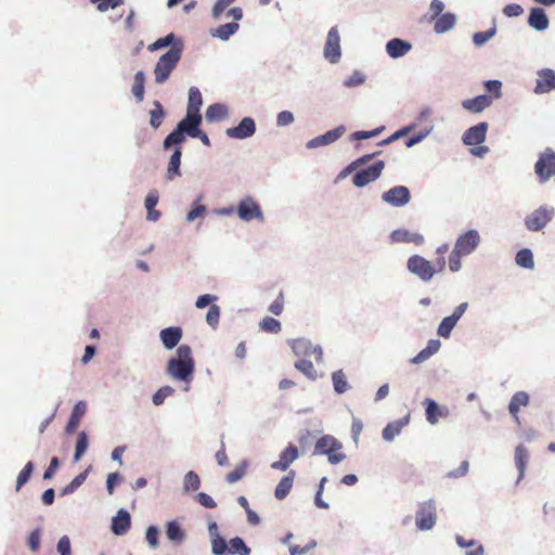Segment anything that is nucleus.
<instances>
[{
  "label": "nucleus",
  "instance_id": "obj_29",
  "mask_svg": "<svg viewBox=\"0 0 555 555\" xmlns=\"http://www.w3.org/2000/svg\"><path fill=\"white\" fill-rule=\"evenodd\" d=\"M181 155H182L181 149L177 147L168 163L167 173H166V178L168 180H173L176 177H179L181 175V172H180Z\"/></svg>",
  "mask_w": 555,
  "mask_h": 555
},
{
  "label": "nucleus",
  "instance_id": "obj_3",
  "mask_svg": "<svg viewBox=\"0 0 555 555\" xmlns=\"http://www.w3.org/2000/svg\"><path fill=\"white\" fill-rule=\"evenodd\" d=\"M182 51L183 42L178 41L159 57L154 68L156 83H164L169 78L182 56Z\"/></svg>",
  "mask_w": 555,
  "mask_h": 555
},
{
  "label": "nucleus",
  "instance_id": "obj_44",
  "mask_svg": "<svg viewBox=\"0 0 555 555\" xmlns=\"http://www.w3.org/2000/svg\"><path fill=\"white\" fill-rule=\"evenodd\" d=\"M334 389L337 393H344L348 389V383L343 371H336L332 375Z\"/></svg>",
  "mask_w": 555,
  "mask_h": 555
},
{
  "label": "nucleus",
  "instance_id": "obj_56",
  "mask_svg": "<svg viewBox=\"0 0 555 555\" xmlns=\"http://www.w3.org/2000/svg\"><path fill=\"white\" fill-rule=\"evenodd\" d=\"M495 34V29L492 28L487 31L475 33L473 36V42L475 46L480 47L485 44L490 38H492Z\"/></svg>",
  "mask_w": 555,
  "mask_h": 555
},
{
  "label": "nucleus",
  "instance_id": "obj_22",
  "mask_svg": "<svg viewBox=\"0 0 555 555\" xmlns=\"http://www.w3.org/2000/svg\"><path fill=\"white\" fill-rule=\"evenodd\" d=\"M491 103H492V98L489 95L482 94V95H478L476 98L463 101L462 106L468 112L480 113L486 107L490 106Z\"/></svg>",
  "mask_w": 555,
  "mask_h": 555
},
{
  "label": "nucleus",
  "instance_id": "obj_13",
  "mask_svg": "<svg viewBox=\"0 0 555 555\" xmlns=\"http://www.w3.org/2000/svg\"><path fill=\"white\" fill-rule=\"evenodd\" d=\"M256 131V125L251 117H244L238 126L228 128L225 133L229 138L246 139L251 137Z\"/></svg>",
  "mask_w": 555,
  "mask_h": 555
},
{
  "label": "nucleus",
  "instance_id": "obj_21",
  "mask_svg": "<svg viewBox=\"0 0 555 555\" xmlns=\"http://www.w3.org/2000/svg\"><path fill=\"white\" fill-rule=\"evenodd\" d=\"M410 422V413L404 415L402 418L396 420L387 424V426L383 429V438L386 441H391L398 436L402 428L406 426Z\"/></svg>",
  "mask_w": 555,
  "mask_h": 555
},
{
  "label": "nucleus",
  "instance_id": "obj_49",
  "mask_svg": "<svg viewBox=\"0 0 555 555\" xmlns=\"http://www.w3.org/2000/svg\"><path fill=\"white\" fill-rule=\"evenodd\" d=\"M455 325L456 322L453 320V318L446 317L438 327V334L441 337L448 338Z\"/></svg>",
  "mask_w": 555,
  "mask_h": 555
},
{
  "label": "nucleus",
  "instance_id": "obj_6",
  "mask_svg": "<svg viewBox=\"0 0 555 555\" xmlns=\"http://www.w3.org/2000/svg\"><path fill=\"white\" fill-rule=\"evenodd\" d=\"M415 524L418 530L426 531L436 525V504L434 500L423 502L416 511Z\"/></svg>",
  "mask_w": 555,
  "mask_h": 555
},
{
  "label": "nucleus",
  "instance_id": "obj_18",
  "mask_svg": "<svg viewBox=\"0 0 555 555\" xmlns=\"http://www.w3.org/2000/svg\"><path fill=\"white\" fill-rule=\"evenodd\" d=\"M86 412H87V404H86L85 401H78L74 405L72 414H70V417H69L68 423H67V425L65 427V433L67 435H70V434L75 433V430L79 426L80 421L83 417V415L86 414Z\"/></svg>",
  "mask_w": 555,
  "mask_h": 555
},
{
  "label": "nucleus",
  "instance_id": "obj_52",
  "mask_svg": "<svg viewBox=\"0 0 555 555\" xmlns=\"http://www.w3.org/2000/svg\"><path fill=\"white\" fill-rule=\"evenodd\" d=\"M175 389L170 386L159 388L153 396V403L160 405L165 399L173 393Z\"/></svg>",
  "mask_w": 555,
  "mask_h": 555
},
{
  "label": "nucleus",
  "instance_id": "obj_53",
  "mask_svg": "<svg viewBox=\"0 0 555 555\" xmlns=\"http://www.w3.org/2000/svg\"><path fill=\"white\" fill-rule=\"evenodd\" d=\"M96 4V9L101 12H105L108 9H115L124 3V0H90Z\"/></svg>",
  "mask_w": 555,
  "mask_h": 555
},
{
  "label": "nucleus",
  "instance_id": "obj_10",
  "mask_svg": "<svg viewBox=\"0 0 555 555\" xmlns=\"http://www.w3.org/2000/svg\"><path fill=\"white\" fill-rule=\"evenodd\" d=\"M340 37L336 27H332L327 34L324 47V57L331 63H337L340 59Z\"/></svg>",
  "mask_w": 555,
  "mask_h": 555
},
{
  "label": "nucleus",
  "instance_id": "obj_50",
  "mask_svg": "<svg viewBox=\"0 0 555 555\" xmlns=\"http://www.w3.org/2000/svg\"><path fill=\"white\" fill-rule=\"evenodd\" d=\"M380 154V151L378 152H375V153H372V154H366L362 157H359L358 159H356L354 162H352L343 172H341V176H345L346 173L357 169L358 167L366 164L369 160H371L373 157H375L376 155Z\"/></svg>",
  "mask_w": 555,
  "mask_h": 555
},
{
  "label": "nucleus",
  "instance_id": "obj_57",
  "mask_svg": "<svg viewBox=\"0 0 555 555\" xmlns=\"http://www.w3.org/2000/svg\"><path fill=\"white\" fill-rule=\"evenodd\" d=\"M206 212V206L202 204H193V207L186 215V221L192 222L195 219L203 217Z\"/></svg>",
  "mask_w": 555,
  "mask_h": 555
},
{
  "label": "nucleus",
  "instance_id": "obj_45",
  "mask_svg": "<svg viewBox=\"0 0 555 555\" xmlns=\"http://www.w3.org/2000/svg\"><path fill=\"white\" fill-rule=\"evenodd\" d=\"M179 40H176L175 35L171 33L163 38L157 39L155 42L151 43L147 49L150 51H156V50L166 48L168 46L172 47Z\"/></svg>",
  "mask_w": 555,
  "mask_h": 555
},
{
  "label": "nucleus",
  "instance_id": "obj_34",
  "mask_svg": "<svg viewBox=\"0 0 555 555\" xmlns=\"http://www.w3.org/2000/svg\"><path fill=\"white\" fill-rule=\"evenodd\" d=\"M145 75L142 70H139L134 75V80L132 85V94L138 102H142L144 99V92H145Z\"/></svg>",
  "mask_w": 555,
  "mask_h": 555
},
{
  "label": "nucleus",
  "instance_id": "obj_46",
  "mask_svg": "<svg viewBox=\"0 0 555 555\" xmlns=\"http://www.w3.org/2000/svg\"><path fill=\"white\" fill-rule=\"evenodd\" d=\"M528 461H529V453H516L515 465L518 469V477L516 480V485H518L520 482V480L524 478L525 469H526Z\"/></svg>",
  "mask_w": 555,
  "mask_h": 555
},
{
  "label": "nucleus",
  "instance_id": "obj_40",
  "mask_svg": "<svg viewBox=\"0 0 555 555\" xmlns=\"http://www.w3.org/2000/svg\"><path fill=\"white\" fill-rule=\"evenodd\" d=\"M227 553L231 555H249V548L241 538L236 537L230 540Z\"/></svg>",
  "mask_w": 555,
  "mask_h": 555
},
{
  "label": "nucleus",
  "instance_id": "obj_9",
  "mask_svg": "<svg viewBox=\"0 0 555 555\" xmlns=\"http://www.w3.org/2000/svg\"><path fill=\"white\" fill-rule=\"evenodd\" d=\"M382 199L395 207H402L411 199L410 191L406 186L398 185L382 194Z\"/></svg>",
  "mask_w": 555,
  "mask_h": 555
},
{
  "label": "nucleus",
  "instance_id": "obj_51",
  "mask_svg": "<svg viewBox=\"0 0 555 555\" xmlns=\"http://www.w3.org/2000/svg\"><path fill=\"white\" fill-rule=\"evenodd\" d=\"M33 463L28 462L24 468L20 472L16 480V490L18 491L22 486H24L28 479L30 478L31 472H33Z\"/></svg>",
  "mask_w": 555,
  "mask_h": 555
},
{
  "label": "nucleus",
  "instance_id": "obj_42",
  "mask_svg": "<svg viewBox=\"0 0 555 555\" xmlns=\"http://www.w3.org/2000/svg\"><path fill=\"white\" fill-rule=\"evenodd\" d=\"M259 327L263 332L273 334H278L282 330L280 321L271 317L263 318L259 323Z\"/></svg>",
  "mask_w": 555,
  "mask_h": 555
},
{
  "label": "nucleus",
  "instance_id": "obj_32",
  "mask_svg": "<svg viewBox=\"0 0 555 555\" xmlns=\"http://www.w3.org/2000/svg\"><path fill=\"white\" fill-rule=\"evenodd\" d=\"M344 132H345V128L343 126L332 129V130L327 131L326 133L314 138V146L326 145V144L333 143L336 140H338L344 134Z\"/></svg>",
  "mask_w": 555,
  "mask_h": 555
},
{
  "label": "nucleus",
  "instance_id": "obj_47",
  "mask_svg": "<svg viewBox=\"0 0 555 555\" xmlns=\"http://www.w3.org/2000/svg\"><path fill=\"white\" fill-rule=\"evenodd\" d=\"M166 534L169 540L181 542L183 539V532L177 521H170L166 528Z\"/></svg>",
  "mask_w": 555,
  "mask_h": 555
},
{
  "label": "nucleus",
  "instance_id": "obj_2",
  "mask_svg": "<svg viewBox=\"0 0 555 555\" xmlns=\"http://www.w3.org/2000/svg\"><path fill=\"white\" fill-rule=\"evenodd\" d=\"M177 356L168 361L167 373L175 379L188 382L194 372L191 348L186 345L179 346Z\"/></svg>",
  "mask_w": 555,
  "mask_h": 555
},
{
  "label": "nucleus",
  "instance_id": "obj_39",
  "mask_svg": "<svg viewBox=\"0 0 555 555\" xmlns=\"http://www.w3.org/2000/svg\"><path fill=\"white\" fill-rule=\"evenodd\" d=\"M248 465L247 460L241 461L236 467L225 476L227 482L234 483L241 480L245 476Z\"/></svg>",
  "mask_w": 555,
  "mask_h": 555
},
{
  "label": "nucleus",
  "instance_id": "obj_27",
  "mask_svg": "<svg viewBox=\"0 0 555 555\" xmlns=\"http://www.w3.org/2000/svg\"><path fill=\"white\" fill-rule=\"evenodd\" d=\"M441 344L438 339H431L428 341L427 347L421 350L414 358L411 359L412 364H421L427 359H429L433 354H435Z\"/></svg>",
  "mask_w": 555,
  "mask_h": 555
},
{
  "label": "nucleus",
  "instance_id": "obj_36",
  "mask_svg": "<svg viewBox=\"0 0 555 555\" xmlns=\"http://www.w3.org/2000/svg\"><path fill=\"white\" fill-rule=\"evenodd\" d=\"M238 24L236 22L227 23L217 27L212 35L220 38L221 40H228L232 35L238 30Z\"/></svg>",
  "mask_w": 555,
  "mask_h": 555
},
{
  "label": "nucleus",
  "instance_id": "obj_24",
  "mask_svg": "<svg viewBox=\"0 0 555 555\" xmlns=\"http://www.w3.org/2000/svg\"><path fill=\"white\" fill-rule=\"evenodd\" d=\"M529 403V396L525 391H518L516 392L508 404V411L513 415L514 420L519 423V410L521 406H526Z\"/></svg>",
  "mask_w": 555,
  "mask_h": 555
},
{
  "label": "nucleus",
  "instance_id": "obj_19",
  "mask_svg": "<svg viewBox=\"0 0 555 555\" xmlns=\"http://www.w3.org/2000/svg\"><path fill=\"white\" fill-rule=\"evenodd\" d=\"M130 525V514L126 509H119L112 520V531L116 535H122L128 532Z\"/></svg>",
  "mask_w": 555,
  "mask_h": 555
},
{
  "label": "nucleus",
  "instance_id": "obj_25",
  "mask_svg": "<svg viewBox=\"0 0 555 555\" xmlns=\"http://www.w3.org/2000/svg\"><path fill=\"white\" fill-rule=\"evenodd\" d=\"M411 44L404 40L395 38L387 42L386 51L391 57H400L408 53Z\"/></svg>",
  "mask_w": 555,
  "mask_h": 555
},
{
  "label": "nucleus",
  "instance_id": "obj_59",
  "mask_svg": "<svg viewBox=\"0 0 555 555\" xmlns=\"http://www.w3.org/2000/svg\"><path fill=\"white\" fill-rule=\"evenodd\" d=\"M199 485H201V481H199V477L197 476V474H195L194 472H189L185 475L184 487L186 489L197 490L199 488Z\"/></svg>",
  "mask_w": 555,
  "mask_h": 555
},
{
  "label": "nucleus",
  "instance_id": "obj_35",
  "mask_svg": "<svg viewBox=\"0 0 555 555\" xmlns=\"http://www.w3.org/2000/svg\"><path fill=\"white\" fill-rule=\"evenodd\" d=\"M340 449L341 444L331 436L320 438L314 446V451H338Z\"/></svg>",
  "mask_w": 555,
  "mask_h": 555
},
{
  "label": "nucleus",
  "instance_id": "obj_60",
  "mask_svg": "<svg viewBox=\"0 0 555 555\" xmlns=\"http://www.w3.org/2000/svg\"><path fill=\"white\" fill-rule=\"evenodd\" d=\"M60 555H72L70 540L67 535H63L56 545Z\"/></svg>",
  "mask_w": 555,
  "mask_h": 555
},
{
  "label": "nucleus",
  "instance_id": "obj_31",
  "mask_svg": "<svg viewBox=\"0 0 555 555\" xmlns=\"http://www.w3.org/2000/svg\"><path fill=\"white\" fill-rule=\"evenodd\" d=\"M455 542L462 548L474 547V550L466 551L465 555H483L485 554L483 546L481 544H479L474 539L466 540L462 535H456Z\"/></svg>",
  "mask_w": 555,
  "mask_h": 555
},
{
  "label": "nucleus",
  "instance_id": "obj_28",
  "mask_svg": "<svg viewBox=\"0 0 555 555\" xmlns=\"http://www.w3.org/2000/svg\"><path fill=\"white\" fill-rule=\"evenodd\" d=\"M295 473L291 470L285 477H283L274 490V495L278 500H283L287 496L289 493L293 481H294Z\"/></svg>",
  "mask_w": 555,
  "mask_h": 555
},
{
  "label": "nucleus",
  "instance_id": "obj_5",
  "mask_svg": "<svg viewBox=\"0 0 555 555\" xmlns=\"http://www.w3.org/2000/svg\"><path fill=\"white\" fill-rule=\"evenodd\" d=\"M555 209L551 206H540L525 219V225L529 231L542 230L554 217Z\"/></svg>",
  "mask_w": 555,
  "mask_h": 555
},
{
  "label": "nucleus",
  "instance_id": "obj_54",
  "mask_svg": "<svg viewBox=\"0 0 555 555\" xmlns=\"http://www.w3.org/2000/svg\"><path fill=\"white\" fill-rule=\"evenodd\" d=\"M463 256H465V255L462 254L461 251L456 250L455 248H453V250L451 251V254L449 256L450 271L457 272L461 269V266H462L461 259Z\"/></svg>",
  "mask_w": 555,
  "mask_h": 555
},
{
  "label": "nucleus",
  "instance_id": "obj_30",
  "mask_svg": "<svg viewBox=\"0 0 555 555\" xmlns=\"http://www.w3.org/2000/svg\"><path fill=\"white\" fill-rule=\"evenodd\" d=\"M436 18L437 20L435 22L434 29L437 34H442L450 30L453 28L456 21L455 15L452 13H444Z\"/></svg>",
  "mask_w": 555,
  "mask_h": 555
},
{
  "label": "nucleus",
  "instance_id": "obj_7",
  "mask_svg": "<svg viewBox=\"0 0 555 555\" xmlns=\"http://www.w3.org/2000/svg\"><path fill=\"white\" fill-rule=\"evenodd\" d=\"M385 168V163L383 160H377L371 166L358 171L353 178L352 182L357 188H363L366 184L377 180L383 170Z\"/></svg>",
  "mask_w": 555,
  "mask_h": 555
},
{
  "label": "nucleus",
  "instance_id": "obj_1",
  "mask_svg": "<svg viewBox=\"0 0 555 555\" xmlns=\"http://www.w3.org/2000/svg\"><path fill=\"white\" fill-rule=\"evenodd\" d=\"M449 251V245L442 244L436 249L438 255L435 266L430 261L420 255H413L408 259V270L420 278L422 281H429L436 272H442L446 268L444 255Z\"/></svg>",
  "mask_w": 555,
  "mask_h": 555
},
{
  "label": "nucleus",
  "instance_id": "obj_20",
  "mask_svg": "<svg viewBox=\"0 0 555 555\" xmlns=\"http://www.w3.org/2000/svg\"><path fill=\"white\" fill-rule=\"evenodd\" d=\"M390 240L393 243H414L420 245L424 242V237L420 233L410 232L405 229H397L391 232Z\"/></svg>",
  "mask_w": 555,
  "mask_h": 555
},
{
  "label": "nucleus",
  "instance_id": "obj_33",
  "mask_svg": "<svg viewBox=\"0 0 555 555\" xmlns=\"http://www.w3.org/2000/svg\"><path fill=\"white\" fill-rule=\"evenodd\" d=\"M203 103L202 93L201 91L192 87L189 90V101H188V113L192 114H201L199 109Z\"/></svg>",
  "mask_w": 555,
  "mask_h": 555
},
{
  "label": "nucleus",
  "instance_id": "obj_15",
  "mask_svg": "<svg viewBox=\"0 0 555 555\" xmlns=\"http://www.w3.org/2000/svg\"><path fill=\"white\" fill-rule=\"evenodd\" d=\"M426 412V420L430 424L438 423L439 418L447 417L449 410L447 408L439 406L433 399L426 398L423 402Z\"/></svg>",
  "mask_w": 555,
  "mask_h": 555
},
{
  "label": "nucleus",
  "instance_id": "obj_17",
  "mask_svg": "<svg viewBox=\"0 0 555 555\" xmlns=\"http://www.w3.org/2000/svg\"><path fill=\"white\" fill-rule=\"evenodd\" d=\"M160 340L165 348H175L182 338V330L179 326L164 328L159 333Z\"/></svg>",
  "mask_w": 555,
  "mask_h": 555
},
{
  "label": "nucleus",
  "instance_id": "obj_55",
  "mask_svg": "<svg viewBox=\"0 0 555 555\" xmlns=\"http://www.w3.org/2000/svg\"><path fill=\"white\" fill-rule=\"evenodd\" d=\"M219 319H220V308L219 306L217 305H211L209 307V310L206 314V322L212 326V327H216L219 323Z\"/></svg>",
  "mask_w": 555,
  "mask_h": 555
},
{
  "label": "nucleus",
  "instance_id": "obj_63",
  "mask_svg": "<svg viewBox=\"0 0 555 555\" xmlns=\"http://www.w3.org/2000/svg\"><path fill=\"white\" fill-rule=\"evenodd\" d=\"M235 0H217L212 8V16L218 18L224 10L234 2Z\"/></svg>",
  "mask_w": 555,
  "mask_h": 555
},
{
  "label": "nucleus",
  "instance_id": "obj_64",
  "mask_svg": "<svg viewBox=\"0 0 555 555\" xmlns=\"http://www.w3.org/2000/svg\"><path fill=\"white\" fill-rule=\"evenodd\" d=\"M485 87L490 93H492L491 98L498 99L501 96V87H502L501 81L488 80V81H486Z\"/></svg>",
  "mask_w": 555,
  "mask_h": 555
},
{
  "label": "nucleus",
  "instance_id": "obj_62",
  "mask_svg": "<svg viewBox=\"0 0 555 555\" xmlns=\"http://www.w3.org/2000/svg\"><path fill=\"white\" fill-rule=\"evenodd\" d=\"M268 310L275 315H280L283 312L284 296L282 293H280L276 299L269 306Z\"/></svg>",
  "mask_w": 555,
  "mask_h": 555
},
{
  "label": "nucleus",
  "instance_id": "obj_23",
  "mask_svg": "<svg viewBox=\"0 0 555 555\" xmlns=\"http://www.w3.org/2000/svg\"><path fill=\"white\" fill-rule=\"evenodd\" d=\"M528 24L530 27L540 31L546 29L548 27V18L544 10L541 8L531 9L528 17Z\"/></svg>",
  "mask_w": 555,
  "mask_h": 555
},
{
  "label": "nucleus",
  "instance_id": "obj_8",
  "mask_svg": "<svg viewBox=\"0 0 555 555\" xmlns=\"http://www.w3.org/2000/svg\"><path fill=\"white\" fill-rule=\"evenodd\" d=\"M237 216L244 221L263 220L259 205L251 197H246L238 203Z\"/></svg>",
  "mask_w": 555,
  "mask_h": 555
},
{
  "label": "nucleus",
  "instance_id": "obj_37",
  "mask_svg": "<svg viewBox=\"0 0 555 555\" xmlns=\"http://www.w3.org/2000/svg\"><path fill=\"white\" fill-rule=\"evenodd\" d=\"M228 115V109L222 104L209 105L206 109V119L208 121H217L223 119Z\"/></svg>",
  "mask_w": 555,
  "mask_h": 555
},
{
  "label": "nucleus",
  "instance_id": "obj_12",
  "mask_svg": "<svg viewBox=\"0 0 555 555\" xmlns=\"http://www.w3.org/2000/svg\"><path fill=\"white\" fill-rule=\"evenodd\" d=\"M479 242L478 232L476 230H468L457 237L454 248L464 255H469L476 249Z\"/></svg>",
  "mask_w": 555,
  "mask_h": 555
},
{
  "label": "nucleus",
  "instance_id": "obj_26",
  "mask_svg": "<svg viewBox=\"0 0 555 555\" xmlns=\"http://www.w3.org/2000/svg\"><path fill=\"white\" fill-rule=\"evenodd\" d=\"M158 199H159V195H158V192L156 190H152L149 192V194L146 195L145 197V202H144V205H145V208L147 210V220L150 221H157L160 217V211L156 210L155 207L158 203Z\"/></svg>",
  "mask_w": 555,
  "mask_h": 555
},
{
  "label": "nucleus",
  "instance_id": "obj_4",
  "mask_svg": "<svg viewBox=\"0 0 555 555\" xmlns=\"http://www.w3.org/2000/svg\"><path fill=\"white\" fill-rule=\"evenodd\" d=\"M294 354L298 358L295 367L307 376L312 375V362L309 360L312 354V347L309 339L297 338L291 341Z\"/></svg>",
  "mask_w": 555,
  "mask_h": 555
},
{
  "label": "nucleus",
  "instance_id": "obj_11",
  "mask_svg": "<svg viewBox=\"0 0 555 555\" xmlns=\"http://www.w3.org/2000/svg\"><path fill=\"white\" fill-rule=\"evenodd\" d=\"M555 90V70L551 68H543L537 73L534 93L542 94Z\"/></svg>",
  "mask_w": 555,
  "mask_h": 555
},
{
  "label": "nucleus",
  "instance_id": "obj_41",
  "mask_svg": "<svg viewBox=\"0 0 555 555\" xmlns=\"http://www.w3.org/2000/svg\"><path fill=\"white\" fill-rule=\"evenodd\" d=\"M516 263L526 269H532L534 266L533 256L530 249L522 248L516 254Z\"/></svg>",
  "mask_w": 555,
  "mask_h": 555
},
{
  "label": "nucleus",
  "instance_id": "obj_16",
  "mask_svg": "<svg viewBox=\"0 0 555 555\" xmlns=\"http://www.w3.org/2000/svg\"><path fill=\"white\" fill-rule=\"evenodd\" d=\"M202 122L201 114H192L186 112V116L178 124V128L188 135L196 137L199 132V124Z\"/></svg>",
  "mask_w": 555,
  "mask_h": 555
},
{
  "label": "nucleus",
  "instance_id": "obj_43",
  "mask_svg": "<svg viewBox=\"0 0 555 555\" xmlns=\"http://www.w3.org/2000/svg\"><path fill=\"white\" fill-rule=\"evenodd\" d=\"M185 133L182 132V130H180L178 127L172 131L170 132L165 141H164V147L165 149H169L170 146L172 145H179L181 144L182 142L185 141Z\"/></svg>",
  "mask_w": 555,
  "mask_h": 555
},
{
  "label": "nucleus",
  "instance_id": "obj_61",
  "mask_svg": "<svg viewBox=\"0 0 555 555\" xmlns=\"http://www.w3.org/2000/svg\"><path fill=\"white\" fill-rule=\"evenodd\" d=\"M524 13L521 5L517 3H511L503 8V14L507 17H516Z\"/></svg>",
  "mask_w": 555,
  "mask_h": 555
},
{
  "label": "nucleus",
  "instance_id": "obj_48",
  "mask_svg": "<svg viewBox=\"0 0 555 555\" xmlns=\"http://www.w3.org/2000/svg\"><path fill=\"white\" fill-rule=\"evenodd\" d=\"M298 453H283L280 461L273 462L271 467L274 469L285 470L289 464L297 457Z\"/></svg>",
  "mask_w": 555,
  "mask_h": 555
},
{
  "label": "nucleus",
  "instance_id": "obj_14",
  "mask_svg": "<svg viewBox=\"0 0 555 555\" xmlns=\"http://www.w3.org/2000/svg\"><path fill=\"white\" fill-rule=\"evenodd\" d=\"M488 130L487 122H479L476 126L468 128L463 134V142L466 145L481 144L486 139Z\"/></svg>",
  "mask_w": 555,
  "mask_h": 555
},
{
  "label": "nucleus",
  "instance_id": "obj_38",
  "mask_svg": "<svg viewBox=\"0 0 555 555\" xmlns=\"http://www.w3.org/2000/svg\"><path fill=\"white\" fill-rule=\"evenodd\" d=\"M153 106H154L153 109L150 111V116H151L150 125L154 129H157V128H159V126L162 125V122L164 120L165 111L159 101H154Z\"/></svg>",
  "mask_w": 555,
  "mask_h": 555
},
{
  "label": "nucleus",
  "instance_id": "obj_58",
  "mask_svg": "<svg viewBox=\"0 0 555 555\" xmlns=\"http://www.w3.org/2000/svg\"><path fill=\"white\" fill-rule=\"evenodd\" d=\"M211 546H212V553L215 555H224V554H227L228 544H227L225 540L222 539L221 537L215 538L212 540Z\"/></svg>",
  "mask_w": 555,
  "mask_h": 555
}]
</instances>
